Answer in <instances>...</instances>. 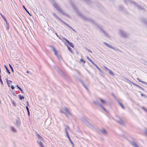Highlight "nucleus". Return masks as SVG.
Returning <instances> with one entry per match:
<instances>
[{
  "label": "nucleus",
  "instance_id": "f257e3e1",
  "mask_svg": "<svg viewBox=\"0 0 147 147\" xmlns=\"http://www.w3.org/2000/svg\"><path fill=\"white\" fill-rule=\"evenodd\" d=\"M73 9L75 11L78 15L83 20L85 21H87L92 23L95 24L94 21L92 19L86 17L84 16L81 13H80L78 10L77 7L73 4H72Z\"/></svg>",
  "mask_w": 147,
  "mask_h": 147
},
{
  "label": "nucleus",
  "instance_id": "f03ea898",
  "mask_svg": "<svg viewBox=\"0 0 147 147\" xmlns=\"http://www.w3.org/2000/svg\"><path fill=\"white\" fill-rule=\"evenodd\" d=\"M53 5L56 9L61 14L65 15L68 17H69V15L68 13H65L64 11L59 7L58 5L55 2L53 3Z\"/></svg>",
  "mask_w": 147,
  "mask_h": 147
},
{
  "label": "nucleus",
  "instance_id": "7ed1b4c3",
  "mask_svg": "<svg viewBox=\"0 0 147 147\" xmlns=\"http://www.w3.org/2000/svg\"><path fill=\"white\" fill-rule=\"evenodd\" d=\"M123 1L125 4H126L128 3L131 4L133 3L136 7H137L139 10H143V8L141 7L140 5L136 3L133 0H124Z\"/></svg>",
  "mask_w": 147,
  "mask_h": 147
},
{
  "label": "nucleus",
  "instance_id": "20e7f679",
  "mask_svg": "<svg viewBox=\"0 0 147 147\" xmlns=\"http://www.w3.org/2000/svg\"><path fill=\"white\" fill-rule=\"evenodd\" d=\"M37 136L38 138V139L37 140V143L40 147H44L42 144V142H43L42 138L38 134H37Z\"/></svg>",
  "mask_w": 147,
  "mask_h": 147
},
{
  "label": "nucleus",
  "instance_id": "39448f33",
  "mask_svg": "<svg viewBox=\"0 0 147 147\" xmlns=\"http://www.w3.org/2000/svg\"><path fill=\"white\" fill-rule=\"evenodd\" d=\"M119 34L121 36L124 38L127 37L128 36L127 34L124 31L122 30H120Z\"/></svg>",
  "mask_w": 147,
  "mask_h": 147
},
{
  "label": "nucleus",
  "instance_id": "423d86ee",
  "mask_svg": "<svg viewBox=\"0 0 147 147\" xmlns=\"http://www.w3.org/2000/svg\"><path fill=\"white\" fill-rule=\"evenodd\" d=\"M119 120L117 121V122L120 125H124L125 124L124 121L120 117L119 118Z\"/></svg>",
  "mask_w": 147,
  "mask_h": 147
},
{
  "label": "nucleus",
  "instance_id": "0eeeda50",
  "mask_svg": "<svg viewBox=\"0 0 147 147\" xmlns=\"http://www.w3.org/2000/svg\"><path fill=\"white\" fill-rule=\"evenodd\" d=\"M51 48H52V50L54 52V54L55 55L57 56L58 55V52L57 51L55 48L53 46H51Z\"/></svg>",
  "mask_w": 147,
  "mask_h": 147
},
{
  "label": "nucleus",
  "instance_id": "6e6552de",
  "mask_svg": "<svg viewBox=\"0 0 147 147\" xmlns=\"http://www.w3.org/2000/svg\"><path fill=\"white\" fill-rule=\"evenodd\" d=\"M104 43L105 44L106 46H107V47H108L109 48H111L112 49H114V50H118L117 49H116V48H114L111 45H110L107 44L106 42H105Z\"/></svg>",
  "mask_w": 147,
  "mask_h": 147
},
{
  "label": "nucleus",
  "instance_id": "1a4fd4ad",
  "mask_svg": "<svg viewBox=\"0 0 147 147\" xmlns=\"http://www.w3.org/2000/svg\"><path fill=\"white\" fill-rule=\"evenodd\" d=\"M57 70L58 73L61 75H64L63 72L61 71L57 67L55 68Z\"/></svg>",
  "mask_w": 147,
  "mask_h": 147
},
{
  "label": "nucleus",
  "instance_id": "9d476101",
  "mask_svg": "<svg viewBox=\"0 0 147 147\" xmlns=\"http://www.w3.org/2000/svg\"><path fill=\"white\" fill-rule=\"evenodd\" d=\"M130 144L134 147H138V146L133 141L131 142Z\"/></svg>",
  "mask_w": 147,
  "mask_h": 147
},
{
  "label": "nucleus",
  "instance_id": "9b49d317",
  "mask_svg": "<svg viewBox=\"0 0 147 147\" xmlns=\"http://www.w3.org/2000/svg\"><path fill=\"white\" fill-rule=\"evenodd\" d=\"M117 101L119 105L123 109H125V107L121 103L119 100L117 99Z\"/></svg>",
  "mask_w": 147,
  "mask_h": 147
},
{
  "label": "nucleus",
  "instance_id": "f8f14e48",
  "mask_svg": "<svg viewBox=\"0 0 147 147\" xmlns=\"http://www.w3.org/2000/svg\"><path fill=\"white\" fill-rule=\"evenodd\" d=\"M118 9L119 10L123 11L125 9V8L123 5H121L118 7Z\"/></svg>",
  "mask_w": 147,
  "mask_h": 147
},
{
  "label": "nucleus",
  "instance_id": "ddd939ff",
  "mask_svg": "<svg viewBox=\"0 0 147 147\" xmlns=\"http://www.w3.org/2000/svg\"><path fill=\"white\" fill-rule=\"evenodd\" d=\"M64 110L67 112L68 114L70 115H72L70 113V112L69 110L66 107H65L64 108Z\"/></svg>",
  "mask_w": 147,
  "mask_h": 147
},
{
  "label": "nucleus",
  "instance_id": "4468645a",
  "mask_svg": "<svg viewBox=\"0 0 147 147\" xmlns=\"http://www.w3.org/2000/svg\"><path fill=\"white\" fill-rule=\"evenodd\" d=\"M66 135L68 137L69 141L70 142L71 144L73 145H74V143L72 142L71 140L68 132H67Z\"/></svg>",
  "mask_w": 147,
  "mask_h": 147
},
{
  "label": "nucleus",
  "instance_id": "2eb2a0df",
  "mask_svg": "<svg viewBox=\"0 0 147 147\" xmlns=\"http://www.w3.org/2000/svg\"><path fill=\"white\" fill-rule=\"evenodd\" d=\"M52 14L53 15V16H54V17L55 18H56V19H57V20H60L61 19L56 14V13H52Z\"/></svg>",
  "mask_w": 147,
  "mask_h": 147
},
{
  "label": "nucleus",
  "instance_id": "dca6fc26",
  "mask_svg": "<svg viewBox=\"0 0 147 147\" xmlns=\"http://www.w3.org/2000/svg\"><path fill=\"white\" fill-rule=\"evenodd\" d=\"M99 99L102 103L106 105L107 104V102L105 100L100 98H99Z\"/></svg>",
  "mask_w": 147,
  "mask_h": 147
},
{
  "label": "nucleus",
  "instance_id": "f3484780",
  "mask_svg": "<svg viewBox=\"0 0 147 147\" xmlns=\"http://www.w3.org/2000/svg\"><path fill=\"white\" fill-rule=\"evenodd\" d=\"M101 132L105 135H106L107 134V131L104 129H102V131H101Z\"/></svg>",
  "mask_w": 147,
  "mask_h": 147
},
{
  "label": "nucleus",
  "instance_id": "a211bd4d",
  "mask_svg": "<svg viewBox=\"0 0 147 147\" xmlns=\"http://www.w3.org/2000/svg\"><path fill=\"white\" fill-rule=\"evenodd\" d=\"M80 82L82 84V85L84 86V87L87 89L88 90V87L85 85L83 82L81 80H79Z\"/></svg>",
  "mask_w": 147,
  "mask_h": 147
},
{
  "label": "nucleus",
  "instance_id": "6ab92c4d",
  "mask_svg": "<svg viewBox=\"0 0 147 147\" xmlns=\"http://www.w3.org/2000/svg\"><path fill=\"white\" fill-rule=\"evenodd\" d=\"M137 79L139 81V82H140L142 84H145L146 85H147V83L146 82H144L143 81L141 80L140 79H139V78H137Z\"/></svg>",
  "mask_w": 147,
  "mask_h": 147
},
{
  "label": "nucleus",
  "instance_id": "aec40b11",
  "mask_svg": "<svg viewBox=\"0 0 147 147\" xmlns=\"http://www.w3.org/2000/svg\"><path fill=\"white\" fill-rule=\"evenodd\" d=\"M94 103L96 105H97L99 106H100L101 104L99 103L97 101H94Z\"/></svg>",
  "mask_w": 147,
  "mask_h": 147
},
{
  "label": "nucleus",
  "instance_id": "412c9836",
  "mask_svg": "<svg viewBox=\"0 0 147 147\" xmlns=\"http://www.w3.org/2000/svg\"><path fill=\"white\" fill-rule=\"evenodd\" d=\"M24 9V10L26 11L29 14V15L31 16V15L30 13H29V12L28 11L27 9L25 7L24 5H22Z\"/></svg>",
  "mask_w": 147,
  "mask_h": 147
},
{
  "label": "nucleus",
  "instance_id": "4be33fe9",
  "mask_svg": "<svg viewBox=\"0 0 147 147\" xmlns=\"http://www.w3.org/2000/svg\"><path fill=\"white\" fill-rule=\"evenodd\" d=\"M140 20L142 21L144 23H146L147 20L146 19H144L143 18H142L140 19Z\"/></svg>",
  "mask_w": 147,
  "mask_h": 147
},
{
  "label": "nucleus",
  "instance_id": "5701e85b",
  "mask_svg": "<svg viewBox=\"0 0 147 147\" xmlns=\"http://www.w3.org/2000/svg\"><path fill=\"white\" fill-rule=\"evenodd\" d=\"M4 67L6 70V72L8 73L9 74H10V72L7 66L6 65H4Z\"/></svg>",
  "mask_w": 147,
  "mask_h": 147
},
{
  "label": "nucleus",
  "instance_id": "b1692460",
  "mask_svg": "<svg viewBox=\"0 0 147 147\" xmlns=\"http://www.w3.org/2000/svg\"><path fill=\"white\" fill-rule=\"evenodd\" d=\"M108 71L109 73L110 74V75L113 76H114V74L113 73V72L111 70L109 69V70Z\"/></svg>",
  "mask_w": 147,
  "mask_h": 147
},
{
  "label": "nucleus",
  "instance_id": "393cba45",
  "mask_svg": "<svg viewBox=\"0 0 147 147\" xmlns=\"http://www.w3.org/2000/svg\"><path fill=\"white\" fill-rule=\"evenodd\" d=\"M11 130L13 132H15L16 131V130L15 128L11 126L10 127Z\"/></svg>",
  "mask_w": 147,
  "mask_h": 147
},
{
  "label": "nucleus",
  "instance_id": "a878e982",
  "mask_svg": "<svg viewBox=\"0 0 147 147\" xmlns=\"http://www.w3.org/2000/svg\"><path fill=\"white\" fill-rule=\"evenodd\" d=\"M18 96L20 100H22L23 99H24V97L23 96H22L21 94H19L18 95Z\"/></svg>",
  "mask_w": 147,
  "mask_h": 147
},
{
  "label": "nucleus",
  "instance_id": "bb28decb",
  "mask_svg": "<svg viewBox=\"0 0 147 147\" xmlns=\"http://www.w3.org/2000/svg\"><path fill=\"white\" fill-rule=\"evenodd\" d=\"M16 126H19L20 125V121L18 120H16Z\"/></svg>",
  "mask_w": 147,
  "mask_h": 147
},
{
  "label": "nucleus",
  "instance_id": "cd10ccee",
  "mask_svg": "<svg viewBox=\"0 0 147 147\" xmlns=\"http://www.w3.org/2000/svg\"><path fill=\"white\" fill-rule=\"evenodd\" d=\"M11 101L13 105L14 106H16V104L15 101L14 100L12 99H11Z\"/></svg>",
  "mask_w": 147,
  "mask_h": 147
},
{
  "label": "nucleus",
  "instance_id": "c85d7f7f",
  "mask_svg": "<svg viewBox=\"0 0 147 147\" xmlns=\"http://www.w3.org/2000/svg\"><path fill=\"white\" fill-rule=\"evenodd\" d=\"M96 68H97V69L98 70V71L100 72L101 73L103 74V71H102V70L99 67L97 66Z\"/></svg>",
  "mask_w": 147,
  "mask_h": 147
},
{
  "label": "nucleus",
  "instance_id": "c756f323",
  "mask_svg": "<svg viewBox=\"0 0 147 147\" xmlns=\"http://www.w3.org/2000/svg\"><path fill=\"white\" fill-rule=\"evenodd\" d=\"M67 48L68 50L71 53H72V49L69 46H67Z\"/></svg>",
  "mask_w": 147,
  "mask_h": 147
},
{
  "label": "nucleus",
  "instance_id": "7c9ffc66",
  "mask_svg": "<svg viewBox=\"0 0 147 147\" xmlns=\"http://www.w3.org/2000/svg\"><path fill=\"white\" fill-rule=\"evenodd\" d=\"M68 44L72 48H73L74 47V45L72 42H70Z\"/></svg>",
  "mask_w": 147,
  "mask_h": 147
},
{
  "label": "nucleus",
  "instance_id": "2f4dec72",
  "mask_svg": "<svg viewBox=\"0 0 147 147\" xmlns=\"http://www.w3.org/2000/svg\"><path fill=\"white\" fill-rule=\"evenodd\" d=\"M9 65L12 71L13 72L14 71V70H13V67H12L11 65L10 64H9Z\"/></svg>",
  "mask_w": 147,
  "mask_h": 147
},
{
  "label": "nucleus",
  "instance_id": "473e14b6",
  "mask_svg": "<svg viewBox=\"0 0 147 147\" xmlns=\"http://www.w3.org/2000/svg\"><path fill=\"white\" fill-rule=\"evenodd\" d=\"M141 108L142 109H143L144 110V111H146V112H147V109H146L144 107H141Z\"/></svg>",
  "mask_w": 147,
  "mask_h": 147
},
{
  "label": "nucleus",
  "instance_id": "72a5a7b5",
  "mask_svg": "<svg viewBox=\"0 0 147 147\" xmlns=\"http://www.w3.org/2000/svg\"><path fill=\"white\" fill-rule=\"evenodd\" d=\"M105 111H106L107 110L102 105H101L100 106Z\"/></svg>",
  "mask_w": 147,
  "mask_h": 147
},
{
  "label": "nucleus",
  "instance_id": "f704fd0d",
  "mask_svg": "<svg viewBox=\"0 0 147 147\" xmlns=\"http://www.w3.org/2000/svg\"><path fill=\"white\" fill-rule=\"evenodd\" d=\"M60 113H63L64 114H65L66 117H67V114L66 113L64 112L62 110H60Z\"/></svg>",
  "mask_w": 147,
  "mask_h": 147
},
{
  "label": "nucleus",
  "instance_id": "c9c22d12",
  "mask_svg": "<svg viewBox=\"0 0 147 147\" xmlns=\"http://www.w3.org/2000/svg\"><path fill=\"white\" fill-rule=\"evenodd\" d=\"M87 59L89 61H90L91 62H92L93 61L92 59H91L88 56H87L86 57Z\"/></svg>",
  "mask_w": 147,
  "mask_h": 147
},
{
  "label": "nucleus",
  "instance_id": "e433bc0d",
  "mask_svg": "<svg viewBox=\"0 0 147 147\" xmlns=\"http://www.w3.org/2000/svg\"><path fill=\"white\" fill-rule=\"evenodd\" d=\"M100 30L102 31V32H103L105 34V35L107 36H108L107 34V33H106L105 31L103 30L102 29L100 28Z\"/></svg>",
  "mask_w": 147,
  "mask_h": 147
},
{
  "label": "nucleus",
  "instance_id": "4c0bfd02",
  "mask_svg": "<svg viewBox=\"0 0 147 147\" xmlns=\"http://www.w3.org/2000/svg\"><path fill=\"white\" fill-rule=\"evenodd\" d=\"M60 20L65 25H66L67 24L65 22L63 21L61 19Z\"/></svg>",
  "mask_w": 147,
  "mask_h": 147
},
{
  "label": "nucleus",
  "instance_id": "58836bf2",
  "mask_svg": "<svg viewBox=\"0 0 147 147\" xmlns=\"http://www.w3.org/2000/svg\"><path fill=\"white\" fill-rule=\"evenodd\" d=\"M104 68L106 71H109V69L107 68V67L105 66H104Z\"/></svg>",
  "mask_w": 147,
  "mask_h": 147
},
{
  "label": "nucleus",
  "instance_id": "ea45409f",
  "mask_svg": "<svg viewBox=\"0 0 147 147\" xmlns=\"http://www.w3.org/2000/svg\"><path fill=\"white\" fill-rule=\"evenodd\" d=\"M64 38V39L66 41V42L68 43V44L70 42L68 40H67V39L65 38Z\"/></svg>",
  "mask_w": 147,
  "mask_h": 147
},
{
  "label": "nucleus",
  "instance_id": "a19ab883",
  "mask_svg": "<svg viewBox=\"0 0 147 147\" xmlns=\"http://www.w3.org/2000/svg\"><path fill=\"white\" fill-rule=\"evenodd\" d=\"M64 38V39L66 41V42L68 43V44L70 42L68 40H67V39L65 38Z\"/></svg>",
  "mask_w": 147,
  "mask_h": 147
},
{
  "label": "nucleus",
  "instance_id": "79ce46f5",
  "mask_svg": "<svg viewBox=\"0 0 147 147\" xmlns=\"http://www.w3.org/2000/svg\"><path fill=\"white\" fill-rule=\"evenodd\" d=\"M2 18L4 19V20H5V21H6L7 20L4 17L3 15H1Z\"/></svg>",
  "mask_w": 147,
  "mask_h": 147
},
{
  "label": "nucleus",
  "instance_id": "37998d69",
  "mask_svg": "<svg viewBox=\"0 0 147 147\" xmlns=\"http://www.w3.org/2000/svg\"><path fill=\"white\" fill-rule=\"evenodd\" d=\"M86 50L89 52H90L92 53V52L89 49H88L87 48H86Z\"/></svg>",
  "mask_w": 147,
  "mask_h": 147
},
{
  "label": "nucleus",
  "instance_id": "c03bdc74",
  "mask_svg": "<svg viewBox=\"0 0 147 147\" xmlns=\"http://www.w3.org/2000/svg\"><path fill=\"white\" fill-rule=\"evenodd\" d=\"M19 90H20V91L21 92V93L22 94H24V92L23 91V90L21 88Z\"/></svg>",
  "mask_w": 147,
  "mask_h": 147
},
{
  "label": "nucleus",
  "instance_id": "a18cd8bd",
  "mask_svg": "<svg viewBox=\"0 0 147 147\" xmlns=\"http://www.w3.org/2000/svg\"><path fill=\"white\" fill-rule=\"evenodd\" d=\"M80 61L81 62H83L84 63H85L86 62L84 60L82 59H80Z\"/></svg>",
  "mask_w": 147,
  "mask_h": 147
},
{
  "label": "nucleus",
  "instance_id": "49530a36",
  "mask_svg": "<svg viewBox=\"0 0 147 147\" xmlns=\"http://www.w3.org/2000/svg\"><path fill=\"white\" fill-rule=\"evenodd\" d=\"M57 58H58V59H59V60L61 59V56L59 55H57Z\"/></svg>",
  "mask_w": 147,
  "mask_h": 147
},
{
  "label": "nucleus",
  "instance_id": "de8ad7c7",
  "mask_svg": "<svg viewBox=\"0 0 147 147\" xmlns=\"http://www.w3.org/2000/svg\"><path fill=\"white\" fill-rule=\"evenodd\" d=\"M82 120L83 121L85 122H86L87 121L86 120V119L85 118H82Z\"/></svg>",
  "mask_w": 147,
  "mask_h": 147
},
{
  "label": "nucleus",
  "instance_id": "09e8293b",
  "mask_svg": "<svg viewBox=\"0 0 147 147\" xmlns=\"http://www.w3.org/2000/svg\"><path fill=\"white\" fill-rule=\"evenodd\" d=\"M92 63L93 65H94L96 67L98 66L97 65L95 64L93 61L92 62Z\"/></svg>",
  "mask_w": 147,
  "mask_h": 147
},
{
  "label": "nucleus",
  "instance_id": "8fccbe9b",
  "mask_svg": "<svg viewBox=\"0 0 147 147\" xmlns=\"http://www.w3.org/2000/svg\"><path fill=\"white\" fill-rule=\"evenodd\" d=\"M144 134L146 136L147 135V129H145V131Z\"/></svg>",
  "mask_w": 147,
  "mask_h": 147
},
{
  "label": "nucleus",
  "instance_id": "3c124183",
  "mask_svg": "<svg viewBox=\"0 0 147 147\" xmlns=\"http://www.w3.org/2000/svg\"><path fill=\"white\" fill-rule=\"evenodd\" d=\"M5 80H6V82H12V81L11 80H8L7 78H6L5 79Z\"/></svg>",
  "mask_w": 147,
  "mask_h": 147
},
{
  "label": "nucleus",
  "instance_id": "603ef678",
  "mask_svg": "<svg viewBox=\"0 0 147 147\" xmlns=\"http://www.w3.org/2000/svg\"><path fill=\"white\" fill-rule=\"evenodd\" d=\"M5 22H6V25L7 26H9V23H8V22L6 20V21H5Z\"/></svg>",
  "mask_w": 147,
  "mask_h": 147
},
{
  "label": "nucleus",
  "instance_id": "864d4df0",
  "mask_svg": "<svg viewBox=\"0 0 147 147\" xmlns=\"http://www.w3.org/2000/svg\"><path fill=\"white\" fill-rule=\"evenodd\" d=\"M11 88L12 90H13L14 89L15 87L11 85Z\"/></svg>",
  "mask_w": 147,
  "mask_h": 147
},
{
  "label": "nucleus",
  "instance_id": "5fc2aeb1",
  "mask_svg": "<svg viewBox=\"0 0 147 147\" xmlns=\"http://www.w3.org/2000/svg\"><path fill=\"white\" fill-rule=\"evenodd\" d=\"M27 111L28 112V116H29L30 115V112L29 110H28V111Z\"/></svg>",
  "mask_w": 147,
  "mask_h": 147
},
{
  "label": "nucleus",
  "instance_id": "6e6d98bb",
  "mask_svg": "<svg viewBox=\"0 0 147 147\" xmlns=\"http://www.w3.org/2000/svg\"><path fill=\"white\" fill-rule=\"evenodd\" d=\"M26 109L27 111L29 110V108L27 106H26Z\"/></svg>",
  "mask_w": 147,
  "mask_h": 147
},
{
  "label": "nucleus",
  "instance_id": "4d7b16f0",
  "mask_svg": "<svg viewBox=\"0 0 147 147\" xmlns=\"http://www.w3.org/2000/svg\"><path fill=\"white\" fill-rule=\"evenodd\" d=\"M138 88H140V89H142V90H144V89L143 88H142V87H140V86H139L138 87Z\"/></svg>",
  "mask_w": 147,
  "mask_h": 147
},
{
  "label": "nucleus",
  "instance_id": "13d9d810",
  "mask_svg": "<svg viewBox=\"0 0 147 147\" xmlns=\"http://www.w3.org/2000/svg\"><path fill=\"white\" fill-rule=\"evenodd\" d=\"M16 93V91H15L14 92H13L12 93L13 94V95L15 96V94Z\"/></svg>",
  "mask_w": 147,
  "mask_h": 147
},
{
  "label": "nucleus",
  "instance_id": "bf43d9fd",
  "mask_svg": "<svg viewBox=\"0 0 147 147\" xmlns=\"http://www.w3.org/2000/svg\"><path fill=\"white\" fill-rule=\"evenodd\" d=\"M70 29H71V30H72L74 31L75 32H76V31L71 27H70Z\"/></svg>",
  "mask_w": 147,
  "mask_h": 147
},
{
  "label": "nucleus",
  "instance_id": "052dcab7",
  "mask_svg": "<svg viewBox=\"0 0 147 147\" xmlns=\"http://www.w3.org/2000/svg\"><path fill=\"white\" fill-rule=\"evenodd\" d=\"M16 86L18 88V89H19V90L21 88L19 86L18 84L16 85Z\"/></svg>",
  "mask_w": 147,
  "mask_h": 147
},
{
  "label": "nucleus",
  "instance_id": "680f3d73",
  "mask_svg": "<svg viewBox=\"0 0 147 147\" xmlns=\"http://www.w3.org/2000/svg\"><path fill=\"white\" fill-rule=\"evenodd\" d=\"M7 85L8 86H9V87H10V84H9V82H7Z\"/></svg>",
  "mask_w": 147,
  "mask_h": 147
},
{
  "label": "nucleus",
  "instance_id": "e2e57ef3",
  "mask_svg": "<svg viewBox=\"0 0 147 147\" xmlns=\"http://www.w3.org/2000/svg\"><path fill=\"white\" fill-rule=\"evenodd\" d=\"M85 1L86 2H89L90 1L89 0H83Z\"/></svg>",
  "mask_w": 147,
  "mask_h": 147
},
{
  "label": "nucleus",
  "instance_id": "0e129e2a",
  "mask_svg": "<svg viewBox=\"0 0 147 147\" xmlns=\"http://www.w3.org/2000/svg\"><path fill=\"white\" fill-rule=\"evenodd\" d=\"M65 127H66L67 129H70V128H69V126H65Z\"/></svg>",
  "mask_w": 147,
  "mask_h": 147
},
{
  "label": "nucleus",
  "instance_id": "69168bd1",
  "mask_svg": "<svg viewBox=\"0 0 147 147\" xmlns=\"http://www.w3.org/2000/svg\"><path fill=\"white\" fill-rule=\"evenodd\" d=\"M133 85H135L136 86L138 87H139V86L138 85L136 84H133Z\"/></svg>",
  "mask_w": 147,
  "mask_h": 147
},
{
  "label": "nucleus",
  "instance_id": "338daca9",
  "mask_svg": "<svg viewBox=\"0 0 147 147\" xmlns=\"http://www.w3.org/2000/svg\"><path fill=\"white\" fill-rule=\"evenodd\" d=\"M65 131L66 132V134H67V132H68L67 131V128H65Z\"/></svg>",
  "mask_w": 147,
  "mask_h": 147
},
{
  "label": "nucleus",
  "instance_id": "774afa93",
  "mask_svg": "<svg viewBox=\"0 0 147 147\" xmlns=\"http://www.w3.org/2000/svg\"><path fill=\"white\" fill-rule=\"evenodd\" d=\"M76 54L77 55H79V52L78 51H76Z\"/></svg>",
  "mask_w": 147,
  "mask_h": 147
}]
</instances>
